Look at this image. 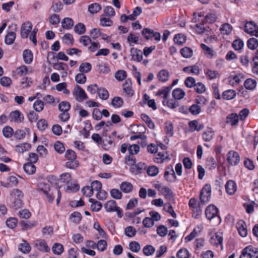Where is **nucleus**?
<instances>
[{
	"instance_id": "1",
	"label": "nucleus",
	"mask_w": 258,
	"mask_h": 258,
	"mask_svg": "<svg viewBox=\"0 0 258 258\" xmlns=\"http://www.w3.org/2000/svg\"><path fill=\"white\" fill-rule=\"evenodd\" d=\"M104 208L107 212H116L119 217H121L122 216V210L117 206L116 202L113 200L107 201L104 204Z\"/></svg>"
},
{
	"instance_id": "2",
	"label": "nucleus",
	"mask_w": 258,
	"mask_h": 258,
	"mask_svg": "<svg viewBox=\"0 0 258 258\" xmlns=\"http://www.w3.org/2000/svg\"><path fill=\"white\" fill-rule=\"evenodd\" d=\"M156 188L167 200L172 201L174 200V194L172 190L168 187L158 184L156 186Z\"/></svg>"
},
{
	"instance_id": "3",
	"label": "nucleus",
	"mask_w": 258,
	"mask_h": 258,
	"mask_svg": "<svg viewBox=\"0 0 258 258\" xmlns=\"http://www.w3.org/2000/svg\"><path fill=\"white\" fill-rule=\"evenodd\" d=\"M211 196V187L210 185L206 184L202 188L200 195V203L205 204L209 202Z\"/></svg>"
},
{
	"instance_id": "4",
	"label": "nucleus",
	"mask_w": 258,
	"mask_h": 258,
	"mask_svg": "<svg viewBox=\"0 0 258 258\" xmlns=\"http://www.w3.org/2000/svg\"><path fill=\"white\" fill-rule=\"evenodd\" d=\"M37 189L42 191L46 196L49 202L53 201L54 197L51 194H49L50 190L49 184L46 182L40 181L37 185Z\"/></svg>"
},
{
	"instance_id": "5",
	"label": "nucleus",
	"mask_w": 258,
	"mask_h": 258,
	"mask_svg": "<svg viewBox=\"0 0 258 258\" xmlns=\"http://www.w3.org/2000/svg\"><path fill=\"white\" fill-rule=\"evenodd\" d=\"M244 31L251 36L258 37V26L253 21L246 22L244 25Z\"/></svg>"
},
{
	"instance_id": "6",
	"label": "nucleus",
	"mask_w": 258,
	"mask_h": 258,
	"mask_svg": "<svg viewBox=\"0 0 258 258\" xmlns=\"http://www.w3.org/2000/svg\"><path fill=\"white\" fill-rule=\"evenodd\" d=\"M73 94L76 100L79 102H82L88 99V96L85 91L79 86L75 87Z\"/></svg>"
},
{
	"instance_id": "7",
	"label": "nucleus",
	"mask_w": 258,
	"mask_h": 258,
	"mask_svg": "<svg viewBox=\"0 0 258 258\" xmlns=\"http://www.w3.org/2000/svg\"><path fill=\"white\" fill-rule=\"evenodd\" d=\"M227 160L230 165L235 166L240 161V156L237 152L231 150L227 154Z\"/></svg>"
},
{
	"instance_id": "8",
	"label": "nucleus",
	"mask_w": 258,
	"mask_h": 258,
	"mask_svg": "<svg viewBox=\"0 0 258 258\" xmlns=\"http://www.w3.org/2000/svg\"><path fill=\"white\" fill-rule=\"evenodd\" d=\"M258 252V248L249 245L245 247L240 256V258H252L255 254Z\"/></svg>"
},
{
	"instance_id": "9",
	"label": "nucleus",
	"mask_w": 258,
	"mask_h": 258,
	"mask_svg": "<svg viewBox=\"0 0 258 258\" xmlns=\"http://www.w3.org/2000/svg\"><path fill=\"white\" fill-rule=\"evenodd\" d=\"M206 217L210 220L213 218L218 217V210L214 205H210L205 210Z\"/></svg>"
},
{
	"instance_id": "10",
	"label": "nucleus",
	"mask_w": 258,
	"mask_h": 258,
	"mask_svg": "<svg viewBox=\"0 0 258 258\" xmlns=\"http://www.w3.org/2000/svg\"><path fill=\"white\" fill-rule=\"evenodd\" d=\"M34 246L43 252H47L50 248L44 239H37L34 241Z\"/></svg>"
},
{
	"instance_id": "11",
	"label": "nucleus",
	"mask_w": 258,
	"mask_h": 258,
	"mask_svg": "<svg viewBox=\"0 0 258 258\" xmlns=\"http://www.w3.org/2000/svg\"><path fill=\"white\" fill-rule=\"evenodd\" d=\"M32 29V24L29 21L24 23L21 27V36L23 38H27Z\"/></svg>"
},
{
	"instance_id": "12",
	"label": "nucleus",
	"mask_w": 258,
	"mask_h": 258,
	"mask_svg": "<svg viewBox=\"0 0 258 258\" xmlns=\"http://www.w3.org/2000/svg\"><path fill=\"white\" fill-rule=\"evenodd\" d=\"M171 160L169 155L167 153L159 152L154 158V162L158 164H162L165 162H168Z\"/></svg>"
},
{
	"instance_id": "13",
	"label": "nucleus",
	"mask_w": 258,
	"mask_h": 258,
	"mask_svg": "<svg viewBox=\"0 0 258 258\" xmlns=\"http://www.w3.org/2000/svg\"><path fill=\"white\" fill-rule=\"evenodd\" d=\"M203 229V226L202 224L197 225L192 232L185 237V241L187 242L192 240L202 232Z\"/></svg>"
},
{
	"instance_id": "14",
	"label": "nucleus",
	"mask_w": 258,
	"mask_h": 258,
	"mask_svg": "<svg viewBox=\"0 0 258 258\" xmlns=\"http://www.w3.org/2000/svg\"><path fill=\"white\" fill-rule=\"evenodd\" d=\"M9 118L11 122L20 123L23 121L24 116L19 110H15L10 113Z\"/></svg>"
},
{
	"instance_id": "15",
	"label": "nucleus",
	"mask_w": 258,
	"mask_h": 258,
	"mask_svg": "<svg viewBox=\"0 0 258 258\" xmlns=\"http://www.w3.org/2000/svg\"><path fill=\"white\" fill-rule=\"evenodd\" d=\"M130 54L132 60L140 62L143 59L142 51L137 48L132 47L130 50Z\"/></svg>"
},
{
	"instance_id": "16",
	"label": "nucleus",
	"mask_w": 258,
	"mask_h": 258,
	"mask_svg": "<svg viewBox=\"0 0 258 258\" xmlns=\"http://www.w3.org/2000/svg\"><path fill=\"white\" fill-rule=\"evenodd\" d=\"M215 137V132L211 127L207 128L202 133V137L204 142H210Z\"/></svg>"
},
{
	"instance_id": "17",
	"label": "nucleus",
	"mask_w": 258,
	"mask_h": 258,
	"mask_svg": "<svg viewBox=\"0 0 258 258\" xmlns=\"http://www.w3.org/2000/svg\"><path fill=\"white\" fill-rule=\"evenodd\" d=\"M164 177L169 182H173L176 180V176L172 166H168L164 173Z\"/></svg>"
},
{
	"instance_id": "18",
	"label": "nucleus",
	"mask_w": 258,
	"mask_h": 258,
	"mask_svg": "<svg viewBox=\"0 0 258 258\" xmlns=\"http://www.w3.org/2000/svg\"><path fill=\"white\" fill-rule=\"evenodd\" d=\"M23 196V195L22 192L18 189H14L12 192L11 194V198L13 199L17 198V199H16L14 202L15 206L18 207H20L21 204V198H22Z\"/></svg>"
},
{
	"instance_id": "19",
	"label": "nucleus",
	"mask_w": 258,
	"mask_h": 258,
	"mask_svg": "<svg viewBox=\"0 0 258 258\" xmlns=\"http://www.w3.org/2000/svg\"><path fill=\"white\" fill-rule=\"evenodd\" d=\"M225 187L227 193L229 195L234 194L237 190V184L236 182L232 180H228L226 182Z\"/></svg>"
},
{
	"instance_id": "20",
	"label": "nucleus",
	"mask_w": 258,
	"mask_h": 258,
	"mask_svg": "<svg viewBox=\"0 0 258 258\" xmlns=\"http://www.w3.org/2000/svg\"><path fill=\"white\" fill-rule=\"evenodd\" d=\"M123 92L126 95L132 96L134 94V91L132 88V82L129 79H127L122 85Z\"/></svg>"
},
{
	"instance_id": "21",
	"label": "nucleus",
	"mask_w": 258,
	"mask_h": 258,
	"mask_svg": "<svg viewBox=\"0 0 258 258\" xmlns=\"http://www.w3.org/2000/svg\"><path fill=\"white\" fill-rule=\"evenodd\" d=\"M237 228L240 235L242 237H245L247 234V230L246 224L243 220H240L237 223Z\"/></svg>"
},
{
	"instance_id": "22",
	"label": "nucleus",
	"mask_w": 258,
	"mask_h": 258,
	"mask_svg": "<svg viewBox=\"0 0 258 258\" xmlns=\"http://www.w3.org/2000/svg\"><path fill=\"white\" fill-rule=\"evenodd\" d=\"M18 249L21 252L27 254L31 251V247L27 241L22 240V242L18 246Z\"/></svg>"
},
{
	"instance_id": "23",
	"label": "nucleus",
	"mask_w": 258,
	"mask_h": 258,
	"mask_svg": "<svg viewBox=\"0 0 258 258\" xmlns=\"http://www.w3.org/2000/svg\"><path fill=\"white\" fill-rule=\"evenodd\" d=\"M243 78V76L241 74L231 75L228 78V81L231 85L234 86L240 83Z\"/></svg>"
},
{
	"instance_id": "24",
	"label": "nucleus",
	"mask_w": 258,
	"mask_h": 258,
	"mask_svg": "<svg viewBox=\"0 0 258 258\" xmlns=\"http://www.w3.org/2000/svg\"><path fill=\"white\" fill-rule=\"evenodd\" d=\"M257 86V82L255 80L248 78L245 80L244 82V87L249 91L254 90Z\"/></svg>"
},
{
	"instance_id": "25",
	"label": "nucleus",
	"mask_w": 258,
	"mask_h": 258,
	"mask_svg": "<svg viewBox=\"0 0 258 258\" xmlns=\"http://www.w3.org/2000/svg\"><path fill=\"white\" fill-rule=\"evenodd\" d=\"M190 208L194 212H201L202 209L200 206V203L195 198H191L188 203Z\"/></svg>"
},
{
	"instance_id": "26",
	"label": "nucleus",
	"mask_w": 258,
	"mask_h": 258,
	"mask_svg": "<svg viewBox=\"0 0 258 258\" xmlns=\"http://www.w3.org/2000/svg\"><path fill=\"white\" fill-rule=\"evenodd\" d=\"M188 125L190 128V130L191 132L200 131L204 128V126L203 124L200 123L197 120L190 121L188 123Z\"/></svg>"
},
{
	"instance_id": "27",
	"label": "nucleus",
	"mask_w": 258,
	"mask_h": 258,
	"mask_svg": "<svg viewBox=\"0 0 258 258\" xmlns=\"http://www.w3.org/2000/svg\"><path fill=\"white\" fill-rule=\"evenodd\" d=\"M23 56L24 62L26 63L30 64L32 62L33 59V55L30 50H25L23 53Z\"/></svg>"
},
{
	"instance_id": "28",
	"label": "nucleus",
	"mask_w": 258,
	"mask_h": 258,
	"mask_svg": "<svg viewBox=\"0 0 258 258\" xmlns=\"http://www.w3.org/2000/svg\"><path fill=\"white\" fill-rule=\"evenodd\" d=\"M204 73L206 77H208L210 80L215 79L219 77V74L216 70L206 69L204 70Z\"/></svg>"
},
{
	"instance_id": "29",
	"label": "nucleus",
	"mask_w": 258,
	"mask_h": 258,
	"mask_svg": "<svg viewBox=\"0 0 258 258\" xmlns=\"http://www.w3.org/2000/svg\"><path fill=\"white\" fill-rule=\"evenodd\" d=\"M183 71L188 74L198 75L200 73V68L197 65L190 66L184 68Z\"/></svg>"
},
{
	"instance_id": "30",
	"label": "nucleus",
	"mask_w": 258,
	"mask_h": 258,
	"mask_svg": "<svg viewBox=\"0 0 258 258\" xmlns=\"http://www.w3.org/2000/svg\"><path fill=\"white\" fill-rule=\"evenodd\" d=\"M236 95L235 90L229 89L224 91L222 93V97L225 100H232L234 99Z\"/></svg>"
},
{
	"instance_id": "31",
	"label": "nucleus",
	"mask_w": 258,
	"mask_h": 258,
	"mask_svg": "<svg viewBox=\"0 0 258 258\" xmlns=\"http://www.w3.org/2000/svg\"><path fill=\"white\" fill-rule=\"evenodd\" d=\"M74 26V21L72 18H64L61 21L62 28L65 29H70Z\"/></svg>"
},
{
	"instance_id": "32",
	"label": "nucleus",
	"mask_w": 258,
	"mask_h": 258,
	"mask_svg": "<svg viewBox=\"0 0 258 258\" xmlns=\"http://www.w3.org/2000/svg\"><path fill=\"white\" fill-rule=\"evenodd\" d=\"M223 238L220 234L215 233L210 238V242L213 245H218L222 243Z\"/></svg>"
},
{
	"instance_id": "33",
	"label": "nucleus",
	"mask_w": 258,
	"mask_h": 258,
	"mask_svg": "<svg viewBox=\"0 0 258 258\" xmlns=\"http://www.w3.org/2000/svg\"><path fill=\"white\" fill-rule=\"evenodd\" d=\"M164 132L167 136L171 137L173 135V126L171 121H167L165 123Z\"/></svg>"
},
{
	"instance_id": "34",
	"label": "nucleus",
	"mask_w": 258,
	"mask_h": 258,
	"mask_svg": "<svg viewBox=\"0 0 258 258\" xmlns=\"http://www.w3.org/2000/svg\"><path fill=\"white\" fill-rule=\"evenodd\" d=\"M113 24V21L110 19V17H106L102 15L100 19V25L103 27H109Z\"/></svg>"
},
{
	"instance_id": "35",
	"label": "nucleus",
	"mask_w": 258,
	"mask_h": 258,
	"mask_svg": "<svg viewBox=\"0 0 258 258\" xmlns=\"http://www.w3.org/2000/svg\"><path fill=\"white\" fill-rule=\"evenodd\" d=\"M170 91V88L169 87H166L159 90L156 93V95H162L163 98V100H167L168 98Z\"/></svg>"
},
{
	"instance_id": "36",
	"label": "nucleus",
	"mask_w": 258,
	"mask_h": 258,
	"mask_svg": "<svg viewBox=\"0 0 258 258\" xmlns=\"http://www.w3.org/2000/svg\"><path fill=\"white\" fill-rule=\"evenodd\" d=\"M157 76L159 81L162 82H165L169 79V73L168 71L162 70L159 72Z\"/></svg>"
},
{
	"instance_id": "37",
	"label": "nucleus",
	"mask_w": 258,
	"mask_h": 258,
	"mask_svg": "<svg viewBox=\"0 0 258 258\" xmlns=\"http://www.w3.org/2000/svg\"><path fill=\"white\" fill-rule=\"evenodd\" d=\"M120 190L124 193H129L133 189V185L130 182H123L119 186Z\"/></svg>"
},
{
	"instance_id": "38",
	"label": "nucleus",
	"mask_w": 258,
	"mask_h": 258,
	"mask_svg": "<svg viewBox=\"0 0 258 258\" xmlns=\"http://www.w3.org/2000/svg\"><path fill=\"white\" fill-rule=\"evenodd\" d=\"M23 169L28 174H33L35 172L36 167L33 163H27L24 165Z\"/></svg>"
},
{
	"instance_id": "39",
	"label": "nucleus",
	"mask_w": 258,
	"mask_h": 258,
	"mask_svg": "<svg viewBox=\"0 0 258 258\" xmlns=\"http://www.w3.org/2000/svg\"><path fill=\"white\" fill-rule=\"evenodd\" d=\"M31 148V145L28 143L20 144L16 146V150L18 153H23L28 151Z\"/></svg>"
},
{
	"instance_id": "40",
	"label": "nucleus",
	"mask_w": 258,
	"mask_h": 258,
	"mask_svg": "<svg viewBox=\"0 0 258 258\" xmlns=\"http://www.w3.org/2000/svg\"><path fill=\"white\" fill-rule=\"evenodd\" d=\"M173 97L176 100L181 99L185 96V92L180 88L173 90L172 93Z\"/></svg>"
},
{
	"instance_id": "41",
	"label": "nucleus",
	"mask_w": 258,
	"mask_h": 258,
	"mask_svg": "<svg viewBox=\"0 0 258 258\" xmlns=\"http://www.w3.org/2000/svg\"><path fill=\"white\" fill-rule=\"evenodd\" d=\"M247 47L251 50H255L258 47V40L255 38H249L247 41Z\"/></svg>"
},
{
	"instance_id": "42",
	"label": "nucleus",
	"mask_w": 258,
	"mask_h": 258,
	"mask_svg": "<svg viewBox=\"0 0 258 258\" xmlns=\"http://www.w3.org/2000/svg\"><path fill=\"white\" fill-rule=\"evenodd\" d=\"M80 188L79 185L76 182H72L70 181L66 185V190L68 192H75L79 190Z\"/></svg>"
},
{
	"instance_id": "43",
	"label": "nucleus",
	"mask_w": 258,
	"mask_h": 258,
	"mask_svg": "<svg viewBox=\"0 0 258 258\" xmlns=\"http://www.w3.org/2000/svg\"><path fill=\"white\" fill-rule=\"evenodd\" d=\"M238 122V116L236 114L232 113L227 117L226 122L231 125L236 124Z\"/></svg>"
},
{
	"instance_id": "44",
	"label": "nucleus",
	"mask_w": 258,
	"mask_h": 258,
	"mask_svg": "<svg viewBox=\"0 0 258 258\" xmlns=\"http://www.w3.org/2000/svg\"><path fill=\"white\" fill-rule=\"evenodd\" d=\"M89 201L91 203V209L92 211L94 212H98L101 210L102 208V204L100 202L95 201L93 199H90Z\"/></svg>"
},
{
	"instance_id": "45",
	"label": "nucleus",
	"mask_w": 258,
	"mask_h": 258,
	"mask_svg": "<svg viewBox=\"0 0 258 258\" xmlns=\"http://www.w3.org/2000/svg\"><path fill=\"white\" fill-rule=\"evenodd\" d=\"M201 47L205 51V54L207 57L211 58L214 56V52L212 48L203 43L201 44Z\"/></svg>"
},
{
	"instance_id": "46",
	"label": "nucleus",
	"mask_w": 258,
	"mask_h": 258,
	"mask_svg": "<svg viewBox=\"0 0 258 258\" xmlns=\"http://www.w3.org/2000/svg\"><path fill=\"white\" fill-rule=\"evenodd\" d=\"M88 11L92 14L98 13L101 10V6L99 4L94 3L88 6Z\"/></svg>"
},
{
	"instance_id": "47",
	"label": "nucleus",
	"mask_w": 258,
	"mask_h": 258,
	"mask_svg": "<svg viewBox=\"0 0 258 258\" xmlns=\"http://www.w3.org/2000/svg\"><path fill=\"white\" fill-rule=\"evenodd\" d=\"M16 35V33L14 32H8L5 37V43L9 45L13 44L15 40Z\"/></svg>"
},
{
	"instance_id": "48",
	"label": "nucleus",
	"mask_w": 258,
	"mask_h": 258,
	"mask_svg": "<svg viewBox=\"0 0 258 258\" xmlns=\"http://www.w3.org/2000/svg\"><path fill=\"white\" fill-rule=\"evenodd\" d=\"M97 93L99 97L103 100H107L109 96V92L104 88H99Z\"/></svg>"
},
{
	"instance_id": "49",
	"label": "nucleus",
	"mask_w": 258,
	"mask_h": 258,
	"mask_svg": "<svg viewBox=\"0 0 258 258\" xmlns=\"http://www.w3.org/2000/svg\"><path fill=\"white\" fill-rule=\"evenodd\" d=\"M63 246L60 243H55L52 247L53 252L57 255H60L63 251Z\"/></svg>"
},
{
	"instance_id": "50",
	"label": "nucleus",
	"mask_w": 258,
	"mask_h": 258,
	"mask_svg": "<svg viewBox=\"0 0 258 258\" xmlns=\"http://www.w3.org/2000/svg\"><path fill=\"white\" fill-rule=\"evenodd\" d=\"M180 53L183 57L190 58L193 54V51L190 48L185 47L180 50Z\"/></svg>"
},
{
	"instance_id": "51",
	"label": "nucleus",
	"mask_w": 258,
	"mask_h": 258,
	"mask_svg": "<svg viewBox=\"0 0 258 258\" xmlns=\"http://www.w3.org/2000/svg\"><path fill=\"white\" fill-rule=\"evenodd\" d=\"M92 69V66L89 62L82 63L79 67V71L82 73H87Z\"/></svg>"
},
{
	"instance_id": "52",
	"label": "nucleus",
	"mask_w": 258,
	"mask_h": 258,
	"mask_svg": "<svg viewBox=\"0 0 258 258\" xmlns=\"http://www.w3.org/2000/svg\"><path fill=\"white\" fill-rule=\"evenodd\" d=\"M70 218L72 222L78 224L82 219V215L79 212H74L71 214Z\"/></svg>"
},
{
	"instance_id": "53",
	"label": "nucleus",
	"mask_w": 258,
	"mask_h": 258,
	"mask_svg": "<svg viewBox=\"0 0 258 258\" xmlns=\"http://www.w3.org/2000/svg\"><path fill=\"white\" fill-rule=\"evenodd\" d=\"M62 40L63 42L68 45L71 46L73 44V36L70 33L65 34L62 37Z\"/></svg>"
},
{
	"instance_id": "54",
	"label": "nucleus",
	"mask_w": 258,
	"mask_h": 258,
	"mask_svg": "<svg viewBox=\"0 0 258 258\" xmlns=\"http://www.w3.org/2000/svg\"><path fill=\"white\" fill-rule=\"evenodd\" d=\"M220 30L222 34L224 35H228L232 31V27L230 24L225 23L221 26Z\"/></svg>"
},
{
	"instance_id": "55",
	"label": "nucleus",
	"mask_w": 258,
	"mask_h": 258,
	"mask_svg": "<svg viewBox=\"0 0 258 258\" xmlns=\"http://www.w3.org/2000/svg\"><path fill=\"white\" fill-rule=\"evenodd\" d=\"M162 104L164 106H166L169 108L174 109L178 106V103L177 101L173 100H162Z\"/></svg>"
},
{
	"instance_id": "56",
	"label": "nucleus",
	"mask_w": 258,
	"mask_h": 258,
	"mask_svg": "<svg viewBox=\"0 0 258 258\" xmlns=\"http://www.w3.org/2000/svg\"><path fill=\"white\" fill-rule=\"evenodd\" d=\"M114 139L109 136L107 139L103 142L102 146L105 150H109L114 146Z\"/></svg>"
},
{
	"instance_id": "57",
	"label": "nucleus",
	"mask_w": 258,
	"mask_h": 258,
	"mask_svg": "<svg viewBox=\"0 0 258 258\" xmlns=\"http://www.w3.org/2000/svg\"><path fill=\"white\" fill-rule=\"evenodd\" d=\"M74 31L79 35L83 34L86 32L85 26L84 24L79 23L75 26Z\"/></svg>"
},
{
	"instance_id": "58",
	"label": "nucleus",
	"mask_w": 258,
	"mask_h": 258,
	"mask_svg": "<svg viewBox=\"0 0 258 258\" xmlns=\"http://www.w3.org/2000/svg\"><path fill=\"white\" fill-rule=\"evenodd\" d=\"M163 210L169 213L171 216L173 218H176V214L175 213L172 206L169 203H167L165 204L164 206H163Z\"/></svg>"
},
{
	"instance_id": "59",
	"label": "nucleus",
	"mask_w": 258,
	"mask_h": 258,
	"mask_svg": "<svg viewBox=\"0 0 258 258\" xmlns=\"http://www.w3.org/2000/svg\"><path fill=\"white\" fill-rule=\"evenodd\" d=\"M141 118L142 120L147 124L149 128L151 129L154 128L155 124L148 115L145 114H142L141 115Z\"/></svg>"
},
{
	"instance_id": "60",
	"label": "nucleus",
	"mask_w": 258,
	"mask_h": 258,
	"mask_svg": "<svg viewBox=\"0 0 258 258\" xmlns=\"http://www.w3.org/2000/svg\"><path fill=\"white\" fill-rule=\"evenodd\" d=\"M127 41L130 46H133V44H138L139 37L135 34L130 33L127 37Z\"/></svg>"
},
{
	"instance_id": "61",
	"label": "nucleus",
	"mask_w": 258,
	"mask_h": 258,
	"mask_svg": "<svg viewBox=\"0 0 258 258\" xmlns=\"http://www.w3.org/2000/svg\"><path fill=\"white\" fill-rule=\"evenodd\" d=\"M17 72L18 75L22 76H25L28 73H32V70L29 71L27 66L22 65L18 67L17 69Z\"/></svg>"
},
{
	"instance_id": "62",
	"label": "nucleus",
	"mask_w": 258,
	"mask_h": 258,
	"mask_svg": "<svg viewBox=\"0 0 258 258\" xmlns=\"http://www.w3.org/2000/svg\"><path fill=\"white\" fill-rule=\"evenodd\" d=\"M79 162L76 159L69 160L66 163V167L71 169H75L79 167Z\"/></svg>"
},
{
	"instance_id": "63",
	"label": "nucleus",
	"mask_w": 258,
	"mask_h": 258,
	"mask_svg": "<svg viewBox=\"0 0 258 258\" xmlns=\"http://www.w3.org/2000/svg\"><path fill=\"white\" fill-rule=\"evenodd\" d=\"M123 101L120 97H115L111 100V105L115 108L121 107L123 104Z\"/></svg>"
},
{
	"instance_id": "64",
	"label": "nucleus",
	"mask_w": 258,
	"mask_h": 258,
	"mask_svg": "<svg viewBox=\"0 0 258 258\" xmlns=\"http://www.w3.org/2000/svg\"><path fill=\"white\" fill-rule=\"evenodd\" d=\"M177 256L178 258H189V253L187 249L182 248L178 251Z\"/></svg>"
}]
</instances>
